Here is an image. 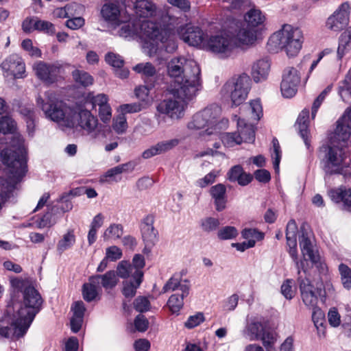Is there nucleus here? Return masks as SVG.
<instances>
[{
    "instance_id": "56",
    "label": "nucleus",
    "mask_w": 351,
    "mask_h": 351,
    "mask_svg": "<svg viewBox=\"0 0 351 351\" xmlns=\"http://www.w3.org/2000/svg\"><path fill=\"white\" fill-rule=\"evenodd\" d=\"M21 47L31 56L39 58L42 55L41 51L38 47H34L33 45V43H32V41L31 39L27 38V39L23 40L21 43Z\"/></svg>"
},
{
    "instance_id": "34",
    "label": "nucleus",
    "mask_w": 351,
    "mask_h": 351,
    "mask_svg": "<svg viewBox=\"0 0 351 351\" xmlns=\"http://www.w3.org/2000/svg\"><path fill=\"white\" fill-rule=\"evenodd\" d=\"M351 49V26L340 36L337 48V58L341 60Z\"/></svg>"
},
{
    "instance_id": "62",
    "label": "nucleus",
    "mask_w": 351,
    "mask_h": 351,
    "mask_svg": "<svg viewBox=\"0 0 351 351\" xmlns=\"http://www.w3.org/2000/svg\"><path fill=\"white\" fill-rule=\"evenodd\" d=\"M37 17H27L22 23V29L27 34H30L36 30Z\"/></svg>"
},
{
    "instance_id": "7",
    "label": "nucleus",
    "mask_w": 351,
    "mask_h": 351,
    "mask_svg": "<svg viewBox=\"0 0 351 351\" xmlns=\"http://www.w3.org/2000/svg\"><path fill=\"white\" fill-rule=\"evenodd\" d=\"M250 88L251 79L243 73L230 78L221 88V94L225 98H230L232 104L239 106L246 99Z\"/></svg>"
},
{
    "instance_id": "57",
    "label": "nucleus",
    "mask_w": 351,
    "mask_h": 351,
    "mask_svg": "<svg viewBox=\"0 0 351 351\" xmlns=\"http://www.w3.org/2000/svg\"><path fill=\"white\" fill-rule=\"evenodd\" d=\"M36 31L43 32L49 35H53L56 32L54 25L47 21L38 19Z\"/></svg>"
},
{
    "instance_id": "36",
    "label": "nucleus",
    "mask_w": 351,
    "mask_h": 351,
    "mask_svg": "<svg viewBox=\"0 0 351 351\" xmlns=\"http://www.w3.org/2000/svg\"><path fill=\"white\" fill-rule=\"evenodd\" d=\"M313 310L312 319L317 330L319 337L325 336V315L324 313L319 307L311 308Z\"/></svg>"
},
{
    "instance_id": "60",
    "label": "nucleus",
    "mask_w": 351,
    "mask_h": 351,
    "mask_svg": "<svg viewBox=\"0 0 351 351\" xmlns=\"http://www.w3.org/2000/svg\"><path fill=\"white\" fill-rule=\"evenodd\" d=\"M179 141L178 139H171L158 142L156 145L160 154L172 149L178 145Z\"/></svg>"
},
{
    "instance_id": "2",
    "label": "nucleus",
    "mask_w": 351,
    "mask_h": 351,
    "mask_svg": "<svg viewBox=\"0 0 351 351\" xmlns=\"http://www.w3.org/2000/svg\"><path fill=\"white\" fill-rule=\"evenodd\" d=\"M337 123L322 161V169L326 175L347 173L344 170L347 162L343 147L351 134V107L345 111Z\"/></svg>"
},
{
    "instance_id": "14",
    "label": "nucleus",
    "mask_w": 351,
    "mask_h": 351,
    "mask_svg": "<svg viewBox=\"0 0 351 351\" xmlns=\"http://www.w3.org/2000/svg\"><path fill=\"white\" fill-rule=\"evenodd\" d=\"M13 313L7 314V308L4 313V318L7 322H10V326H0V337L4 338H19L23 337L29 328V325L23 321L19 316Z\"/></svg>"
},
{
    "instance_id": "32",
    "label": "nucleus",
    "mask_w": 351,
    "mask_h": 351,
    "mask_svg": "<svg viewBox=\"0 0 351 351\" xmlns=\"http://www.w3.org/2000/svg\"><path fill=\"white\" fill-rule=\"evenodd\" d=\"M265 330L264 325L256 319L248 322L243 330V335L250 341L258 340Z\"/></svg>"
},
{
    "instance_id": "40",
    "label": "nucleus",
    "mask_w": 351,
    "mask_h": 351,
    "mask_svg": "<svg viewBox=\"0 0 351 351\" xmlns=\"http://www.w3.org/2000/svg\"><path fill=\"white\" fill-rule=\"evenodd\" d=\"M250 115L249 119L254 121H258L263 115V108L259 99L251 101L245 110Z\"/></svg>"
},
{
    "instance_id": "38",
    "label": "nucleus",
    "mask_w": 351,
    "mask_h": 351,
    "mask_svg": "<svg viewBox=\"0 0 351 351\" xmlns=\"http://www.w3.org/2000/svg\"><path fill=\"white\" fill-rule=\"evenodd\" d=\"M71 75L74 82L79 86L87 87L93 84V77L86 71L75 69Z\"/></svg>"
},
{
    "instance_id": "27",
    "label": "nucleus",
    "mask_w": 351,
    "mask_h": 351,
    "mask_svg": "<svg viewBox=\"0 0 351 351\" xmlns=\"http://www.w3.org/2000/svg\"><path fill=\"white\" fill-rule=\"evenodd\" d=\"M227 176L230 181L237 182L241 186L248 184L253 179V176L250 173H245L239 165L233 166L228 172Z\"/></svg>"
},
{
    "instance_id": "3",
    "label": "nucleus",
    "mask_w": 351,
    "mask_h": 351,
    "mask_svg": "<svg viewBox=\"0 0 351 351\" xmlns=\"http://www.w3.org/2000/svg\"><path fill=\"white\" fill-rule=\"evenodd\" d=\"M167 73L171 79L168 88L178 95L189 96L202 88L201 69L193 60L184 57L171 59L167 64Z\"/></svg>"
},
{
    "instance_id": "52",
    "label": "nucleus",
    "mask_w": 351,
    "mask_h": 351,
    "mask_svg": "<svg viewBox=\"0 0 351 351\" xmlns=\"http://www.w3.org/2000/svg\"><path fill=\"white\" fill-rule=\"evenodd\" d=\"M339 270L343 287L349 289L351 287V269L347 265L340 264Z\"/></svg>"
},
{
    "instance_id": "22",
    "label": "nucleus",
    "mask_w": 351,
    "mask_h": 351,
    "mask_svg": "<svg viewBox=\"0 0 351 351\" xmlns=\"http://www.w3.org/2000/svg\"><path fill=\"white\" fill-rule=\"evenodd\" d=\"M154 217L148 215L143 218L141 225L142 238L145 244V250L152 247L158 240V232L154 227Z\"/></svg>"
},
{
    "instance_id": "37",
    "label": "nucleus",
    "mask_w": 351,
    "mask_h": 351,
    "mask_svg": "<svg viewBox=\"0 0 351 351\" xmlns=\"http://www.w3.org/2000/svg\"><path fill=\"white\" fill-rule=\"evenodd\" d=\"M100 287L92 281V277L89 278V282L86 283L82 287V295L86 302H92L99 297Z\"/></svg>"
},
{
    "instance_id": "30",
    "label": "nucleus",
    "mask_w": 351,
    "mask_h": 351,
    "mask_svg": "<svg viewBox=\"0 0 351 351\" xmlns=\"http://www.w3.org/2000/svg\"><path fill=\"white\" fill-rule=\"evenodd\" d=\"M238 137L242 142L252 143L255 140V130L252 123H247L244 119L237 120Z\"/></svg>"
},
{
    "instance_id": "20",
    "label": "nucleus",
    "mask_w": 351,
    "mask_h": 351,
    "mask_svg": "<svg viewBox=\"0 0 351 351\" xmlns=\"http://www.w3.org/2000/svg\"><path fill=\"white\" fill-rule=\"evenodd\" d=\"M102 19L112 25H119L120 21H124L127 11H123L118 1L105 3L100 11Z\"/></svg>"
},
{
    "instance_id": "18",
    "label": "nucleus",
    "mask_w": 351,
    "mask_h": 351,
    "mask_svg": "<svg viewBox=\"0 0 351 351\" xmlns=\"http://www.w3.org/2000/svg\"><path fill=\"white\" fill-rule=\"evenodd\" d=\"M178 36L189 45L194 47L205 46L204 34L198 27L186 25L177 29Z\"/></svg>"
},
{
    "instance_id": "24",
    "label": "nucleus",
    "mask_w": 351,
    "mask_h": 351,
    "mask_svg": "<svg viewBox=\"0 0 351 351\" xmlns=\"http://www.w3.org/2000/svg\"><path fill=\"white\" fill-rule=\"evenodd\" d=\"M173 21L174 19L172 18V20L167 21V23H164L163 36L165 38L163 41L158 40V43L160 42L169 53H173L178 47L177 36L173 30Z\"/></svg>"
},
{
    "instance_id": "61",
    "label": "nucleus",
    "mask_w": 351,
    "mask_h": 351,
    "mask_svg": "<svg viewBox=\"0 0 351 351\" xmlns=\"http://www.w3.org/2000/svg\"><path fill=\"white\" fill-rule=\"evenodd\" d=\"M274 152L271 156L274 159L273 165L276 171L279 170V164L281 158L280 147L278 141L276 138H274L272 141Z\"/></svg>"
},
{
    "instance_id": "31",
    "label": "nucleus",
    "mask_w": 351,
    "mask_h": 351,
    "mask_svg": "<svg viewBox=\"0 0 351 351\" xmlns=\"http://www.w3.org/2000/svg\"><path fill=\"white\" fill-rule=\"evenodd\" d=\"M91 277L94 283H97L99 287L101 285L105 289L114 288L119 280L116 272L113 270L108 271L103 275H95Z\"/></svg>"
},
{
    "instance_id": "53",
    "label": "nucleus",
    "mask_w": 351,
    "mask_h": 351,
    "mask_svg": "<svg viewBox=\"0 0 351 351\" xmlns=\"http://www.w3.org/2000/svg\"><path fill=\"white\" fill-rule=\"evenodd\" d=\"M86 102L92 104V109L95 108L97 106L100 108L101 106L108 104V97L105 94H98L94 96L90 93L87 97Z\"/></svg>"
},
{
    "instance_id": "50",
    "label": "nucleus",
    "mask_w": 351,
    "mask_h": 351,
    "mask_svg": "<svg viewBox=\"0 0 351 351\" xmlns=\"http://www.w3.org/2000/svg\"><path fill=\"white\" fill-rule=\"evenodd\" d=\"M112 128L117 134H123L126 131L128 123L124 114L121 113L114 119Z\"/></svg>"
},
{
    "instance_id": "59",
    "label": "nucleus",
    "mask_w": 351,
    "mask_h": 351,
    "mask_svg": "<svg viewBox=\"0 0 351 351\" xmlns=\"http://www.w3.org/2000/svg\"><path fill=\"white\" fill-rule=\"evenodd\" d=\"M331 90V86H327L317 97L315 100L313 106H312V112L311 117L312 119L315 117L316 113L317 112L318 108L321 106L322 101L324 100L326 95Z\"/></svg>"
},
{
    "instance_id": "23",
    "label": "nucleus",
    "mask_w": 351,
    "mask_h": 351,
    "mask_svg": "<svg viewBox=\"0 0 351 351\" xmlns=\"http://www.w3.org/2000/svg\"><path fill=\"white\" fill-rule=\"evenodd\" d=\"M119 25H121L117 32L119 36L129 40L139 38L138 21L132 20L126 14L124 21H120Z\"/></svg>"
},
{
    "instance_id": "25",
    "label": "nucleus",
    "mask_w": 351,
    "mask_h": 351,
    "mask_svg": "<svg viewBox=\"0 0 351 351\" xmlns=\"http://www.w3.org/2000/svg\"><path fill=\"white\" fill-rule=\"evenodd\" d=\"M209 193L214 200L217 211H222L226 208L228 202L226 196V187L223 184H217L210 187Z\"/></svg>"
},
{
    "instance_id": "35",
    "label": "nucleus",
    "mask_w": 351,
    "mask_h": 351,
    "mask_svg": "<svg viewBox=\"0 0 351 351\" xmlns=\"http://www.w3.org/2000/svg\"><path fill=\"white\" fill-rule=\"evenodd\" d=\"M133 70L140 74L145 81L155 78L157 74L156 68L150 62L139 63L133 67Z\"/></svg>"
},
{
    "instance_id": "42",
    "label": "nucleus",
    "mask_w": 351,
    "mask_h": 351,
    "mask_svg": "<svg viewBox=\"0 0 351 351\" xmlns=\"http://www.w3.org/2000/svg\"><path fill=\"white\" fill-rule=\"evenodd\" d=\"M214 136L219 137L223 145L228 147H232L236 145H240L242 143V139L241 137H238L237 132H227L223 134H219V132L218 136Z\"/></svg>"
},
{
    "instance_id": "28",
    "label": "nucleus",
    "mask_w": 351,
    "mask_h": 351,
    "mask_svg": "<svg viewBox=\"0 0 351 351\" xmlns=\"http://www.w3.org/2000/svg\"><path fill=\"white\" fill-rule=\"evenodd\" d=\"M270 69V62L268 59L263 58L254 63L252 68V75L256 82H259L267 77Z\"/></svg>"
},
{
    "instance_id": "48",
    "label": "nucleus",
    "mask_w": 351,
    "mask_h": 351,
    "mask_svg": "<svg viewBox=\"0 0 351 351\" xmlns=\"http://www.w3.org/2000/svg\"><path fill=\"white\" fill-rule=\"evenodd\" d=\"M242 237L247 241H261L264 238V234L255 228H245L241 232Z\"/></svg>"
},
{
    "instance_id": "26",
    "label": "nucleus",
    "mask_w": 351,
    "mask_h": 351,
    "mask_svg": "<svg viewBox=\"0 0 351 351\" xmlns=\"http://www.w3.org/2000/svg\"><path fill=\"white\" fill-rule=\"evenodd\" d=\"M298 226L295 220H290L287 226L286 239L289 246V253L293 261L296 263L298 261L296 232Z\"/></svg>"
},
{
    "instance_id": "45",
    "label": "nucleus",
    "mask_w": 351,
    "mask_h": 351,
    "mask_svg": "<svg viewBox=\"0 0 351 351\" xmlns=\"http://www.w3.org/2000/svg\"><path fill=\"white\" fill-rule=\"evenodd\" d=\"M219 220L212 217H205L200 221L202 230L208 233L215 231L219 228Z\"/></svg>"
},
{
    "instance_id": "51",
    "label": "nucleus",
    "mask_w": 351,
    "mask_h": 351,
    "mask_svg": "<svg viewBox=\"0 0 351 351\" xmlns=\"http://www.w3.org/2000/svg\"><path fill=\"white\" fill-rule=\"evenodd\" d=\"M58 207L53 206L51 209V212H47L40 219L39 221V227H50L54 225L56 222V220L54 218H53V215L56 214L58 212Z\"/></svg>"
},
{
    "instance_id": "63",
    "label": "nucleus",
    "mask_w": 351,
    "mask_h": 351,
    "mask_svg": "<svg viewBox=\"0 0 351 351\" xmlns=\"http://www.w3.org/2000/svg\"><path fill=\"white\" fill-rule=\"evenodd\" d=\"M204 321V315L202 313H197L195 315L190 316L186 322L184 323V326L187 328H193Z\"/></svg>"
},
{
    "instance_id": "47",
    "label": "nucleus",
    "mask_w": 351,
    "mask_h": 351,
    "mask_svg": "<svg viewBox=\"0 0 351 351\" xmlns=\"http://www.w3.org/2000/svg\"><path fill=\"white\" fill-rule=\"evenodd\" d=\"M259 339H261L263 346L267 351H271L277 340V335L271 331L264 330Z\"/></svg>"
},
{
    "instance_id": "44",
    "label": "nucleus",
    "mask_w": 351,
    "mask_h": 351,
    "mask_svg": "<svg viewBox=\"0 0 351 351\" xmlns=\"http://www.w3.org/2000/svg\"><path fill=\"white\" fill-rule=\"evenodd\" d=\"M134 282L130 281H125L123 282V294L126 298H132L134 296L136 293V289L140 286L141 283L142 282V279H139L138 282V278H134Z\"/></svg>"
},
{
    "instance_id": "10",
    "label": "nucleus",
    "mask_w": 351,
    "mask_h": 351,
    "mask_svg": "<svg viewBox=\"0 0 351 351\" xmlns=\"http://www.w3.org/2000/svg\"><path fill=\"white\" fill-rule=\"evenodd\" d=\"M190 284L187 280H180L171 277L163 287L165 292L172 291L176 293L171 295L167 302V305L173 313L180 311L184 305V299L189 294Z\"/></svg>"
},
{
    "instance_id": "5",
    "label": "nucleus",
    "mask_w": 351,
    "mask_h": 351,
    "mask_svg": "<svg viewBox=\"0 0 351 351\" xmlns=\"http://www.w3.org/2000/svg\"><path fill=\"white\" fill-rule=\"evenodd\" d=\"M302 43L303 35L300 29L284 25L280 30L270 36L267 47L273 52L283 49L288 56H295L300 51Z\"/></svg>"
},
{
    "instance_id": "49",
    "label": "nucleus",
    "mask_w": 351,
    "mask_h": 351,
    "mask_svg": "<svg viewBox=\"0 0 351 351\" xmlns=\"http://www.w3.org/2000/svg\"><path fill=\"white\" fill-rule=\"evenodd\" d=\"M16 128L15 121L9 116L0 119V132L3 134L12 133Z\"/></svg>"
},
{
    "instance_id": "41",
    "label": "nucleus",
    "mask_w": 351,
    "mask_h": 351,
    "mask_svg": "<svg viewBox=\"0 0 351 351\" xmlns=\"http://www.w3.org/2000/svg\"><path fill=\"white\" fill-rule=\"evenodd\" d=\"M75 243V236L74 234V232L73 230H69L63 235L62 239L58 241L57 250L60 253H62L65 250L71 248Z\"/></svg>"
},
{
    "instance_id": "4",
    "label": "nucleus",
    "mask_w": 351,
    "mask_h": 351,
    "mask_svg": "<svg viewBox=\"0 0 351 351\" xmlns=\"http://www.w3.org/2000/svg\"><path fill=\"white\" fill-rule=\"evenodd\" d=\"M299 243L304 261H296L298 268V282L300 290L302 300L304 304L310 309L317 306L318 298L317 290L307 278L304 261H310L316 263L319 260V256L311 239V234L304 228L301 227V235L299 237Z\"/></svg>"
},
{
    "instance_id": "17",
    "label": "nucleus",
    "mask_w": 351,
    "mask_h": 351,
    "mask_svg": "<svg viewBox=\"0 0 351 351\" xmlns=\"http://www.w3.org/2000/svg\"><path fill=\"white\" fill-rule=\"evenodd\" d=\"M350 6L348 2L343 3L338 9L330 16L326 23L328 29L339 32L343 29L349 23Z\"/></svg>"
},
{
    "instance_id": "12",
    "label": "nucleus",
    "mask_w": 351,
    "mask_h": 351,
    "mask_svg": "<svg viewBox=\"0 0 351 351\" xmlns=\"http://www.w3.org/2000/svg\"><path fill=\"white\" fill-rule=\"evenodd\" d=\"M33 70L38 79L45 84H51L58 81L63 66L58 61L54 62L37 61L33 65Z\"/></svg>"
},
{
    "instance_id": "21",
    "label": "nucleus",
    "mask_w": 351,
    "mask_h": 351,
    "mask_svg": "<svg viewBox=\"0 0 351 351\" xmlns=\"http://www.w3.org/2000/svg\"><path fill=\"white\" fill-rule=\"evenodd\" d=\"M232 40L235 42V47L240 45L252 44L256 40L257 30L251 28L246 24L237 26L234 31H228Z\"/></svg>"
},
{
    "instance_id": "15",
    "label": "nucleus",
    "mask_w": 351,
    "mask_h": 351,
    "mask_svg": "<svg viewBox=\"0 0 351 351\" xmlns=\"http://www.w3.org/2000/svg\"><path fill=\"white\" fill-rule=\"evenodd\" d=\"M161 24L151 20H138L139 38L145 41H152L153 45H158V40H164V23Z\"/></svg>"
},
{
    "instance_id": "58",
    "label": "nucleus",
    "mask_w": 351,
    "mask_h": 351,
    "mask_svg": "<svg viewBox=\"0 0 351 351\" xmlns=\"http://www.w3.org/2000/svg\"><path fill=\"white\" fill-rule=\"evenodd\" d=\"M106 62L113 67L121 69L124 64L123 58L118 54L109 52L106 55Z\"/></svg>"
},
{
    "instance_id": "16",
    "label": "nucleus",
    "mask_w": 351,
    "mask_h": 351,
    "mask_svg": "<svg viewBox=\"0 0 351 351\" xmlns=\"http://www.w3.org/2000/svg\"><path fill=\"white\" fill-rule=\"evenodd\" d=\"M300 83V74L299 71L293 66L287 67L282 74L280 90L283 97H293L298 91Z\"/></svg>"
},
{
    "instance_id": "55",
    "label": "nucleus",
    "mask_w": 351,
    "mask_h": 351,
    "mask_svg": "<svg viewBox=\"0 0 351 351\" xmlns=\"http://www.w3.org/2000/svg\"><path fill=\"white\" fill-rule=\"evenodd\" d=\"M237 235L238 231L233 226L223 227L217 232L218 237L221 240L231 239L235 238Z\"/></svg>"
},
{
    "instance_id": "54",
    "label": "nucleus",
    "mask_w": 351,
    "mask_h": 351,
    "mask_svg": "<svg viewBox=\"0 0 351 351\" xmlns=\"http://www.w3.org/2000/svg\"><path fill=\"white\" fill-rule=\"evenodd\" d=\"M147 106V103H132V104H123L120 106L122 114L125 113H134L141 111L143 109L145 108Z\"/></svg>"
},
{
    "instance_id": "43",
    "label": "nucleus",
    "mask_w": 351,
    "mask_h": 351,
    "mask_svg": "<svg viewBox=\"0 0 351 351\" xmlns=\"http://www.w3.org/2000/svg\"><path fill=\"white\" fill-rule=\"evenodd\" d=\"M145 258L141 254H135L131 264V269L134 271V278H138V280L143 278V268L145 267Z\"/></svg>"
},
{
    "instance_id": "39",
    "label": "nucleus",
    "mask_w": 351,
    "mask_h": 351,
    "mask_svg": "<svg viewBox=\"0 0 351 351\" xmlns=\"http://www.w3.org/2000/svg\"><path fill=\"white\" fill-rule=\"evenodd\" d=\"M123 234V226L120 223H111L104 231L103 238L104 241L117 240Z\"/></svg>"
},
{
    "instance_id": "1",
    "label": "nucleus",
    "mask_w": 351,
    "mask_h": 351,
    "mask_svg": "<svg viewBox=\"0 0 351 351\" xmlns=\"http://www.w3.org/2000/svg\"><path fill=\"white\" fill-rule=\"evenodd\" d=\"M37 105L47 117L57 122L64 128L82 131L95 138L99 132V121L90 110L80 107L71 108L58 100L51 91L45 93L43 97L38 96Z\"/></svg>"
},
{
    "instance_id": "11",
    "label": "nucleus",
    "mask_w": 351,
    "mask_h": 351,
    "mask_svg": "<svg viewBox=\"0 0 351 351\" xmlns=\"http://www.w3.org/2000/svg\"><path fill=\"white\" fill-rule=\"evenodd\" d=\"M204 47L221 57H227L235 48V42L232 40L229 32H224L210 36L206 42L205 41Z\"/></svg>"
},
{
    "instance_id": "8",
    "label": "nucleus",
    "mask_w": 351,
    "mask_h": 351,
    "mask_svg": "<svg viewBox=\"0 0 351 351\" xmlns=\"http://www.w3.org/2000/svg\"><path fill=\"white\" fill-rule=\"evenodd\" d=\"M173 98L164 99L157 106V110L161 114H166L171 119H180L184 114V110L189 101L195 99L199 92H193L188 95L176 94L170 88H167Z\"/></svg>"
},
{
    "instance_id": "33",
    "label": "nucleus",
    "mask_w": 351,
    "mask_h": 351,
    "mask_svg": "<svg viewBox=\"0 0 351 351\" xmlns=\"http://www.w3.org/2000/svg\"><path fill=\"white\" fill-rule=\"evenodd\" d=\"M309 117V111L307 109L303 110L297 119V125L299 134L303 139L305 145L308 149L310 147V142L308 141V119Z\"/></svg>"
},
{
    "instance_id": "64",
    "label": "nucleus",
    "mask_w": 351,
    "mask_h": 351,
    "mask_svg": "<svg viewBox=\"0 0 351 351\" xmlns=\"http://www.w3.org/2000/svg\"><path fill=\"white\" fill-rule=\"evenodd\" d=\"M134 308L141 313L147 311L150 307L148 299L143 296L138 297L134 302Z\"/></svg>"
},
{
    "instance_id": "46",
    "label": "nucleus",
    "mask_w": 351,
    "mask_h": 351,
    "mask_svg": "<svg viewBox=\"0 0 351 351\" xmlns=\"http://www.w3.org/2000/svg\"><path fill=\"white\" fill-rule=\"evenodd\" d=\"M131 263L124 261H121L118 264L117 271H115L117 276H118L121 278H127L129 277L134 278V271L131 269Z\"/></svg>"
},
{
    "instance_id": "6",
    "label": "nucleus",
    "mask_w": 351,
    "mask_h": 351,
    "mask_svg": "<svg viewBox=\"0 0 351 351\" xmlns=\"http://www.w3.org/2000/svg\"><path fill=\"white\" fill-rule=\"evenodd\" d=\"M23 295L22 302L12 301L8 304L7 314L14 313L30 326L40 310L43 299L39 292L31 285L25 287Z\"/></svg>"
},
{
    "instance_id": "13",
    "label": "nucleus",
    "mask_w": 351,
    "mask_h": 351,
    "mask_svg": "<svg viewBox=\"0 0 351 351\" xmlns=\"http://www.w3.org/2000/svg\"><path fill=\"white\" fill-rule=\"evenodd\" d=\"M134 10L136 17L153 18L160 19L164 23L167 21L172 20L169 11L164 14L160 10H158L156 5L151 0H136L134 3Z\"/></svg>"
},
{
    "instance_id": "19",
    "label": "nucleus",
    "mask_w": 351,
    "mask_h": 351,
    "mask_svg": "<svg viewBox=\"0 0 351 351\" xmlns=\"http://www.w3.org/2000/svg\"><path fill=\"white\" fill-rule=\"evenodd\" d=\"M0 67L7 77L22 78L25 72V66L23 59L16 53L7 57L0 64Z\"/></svg>"
},
{
    "instance_id": "29",
    "label": "nucleus",
    "mask_w": 351,
    "mask_h": 351,
    "mask_svg": "<svg viewBox=\"0 0 351 351\" xmlns=\"http://www.w3.org/2000/svg\"><path fill=\"white\" fill-rule=\"evenodd\" d=\"M246 25L252 29L261 27L264 25L266 17L261 10L252 8L245 14Z\"/></svg>"
},
{
    "instance_id": "9",
    "label": "nucleus",
    "mask_w": 351,
    "mask_h": 351,
    "mask_svg": "<svg viewBox=\"0 0 351 351\" xmlns=\"http://www.w3.org/2000/svg\"><path fill=\"white\" fill-rule=\"evenodd\" d=\"M219 112L220 109L217 106L205 108L193 117L192 120L188 123V128L200 130L208 126L204 135L218 136L217 121Z\"/></svg>"
}]
</instances>
